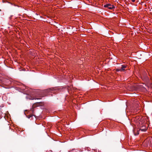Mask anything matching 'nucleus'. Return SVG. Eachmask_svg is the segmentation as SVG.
<instances>
[{"label":"nucleus","instance_id":"1","mask_svg":"<svg viewBox=\"0 0 152 152\" xmlns=\"http://www.w3.org/2000/svg\"><path fill=\"white\" fill-rule=\"evenodd\" d=\"M104 7H107L110 9H112L114 8V6L110 4H107L104 5Z\"/></svg>","mask_w":152,"mask_h":152},{"label":"nucleus","instance_id":"3","mask_svg":"<svg viewBox=\"0 0 152 152\" xmlns=\"http://www.w3.org/2000/svg\"><path fill=\"white\" fill-rule=\"evenodd\" d=\"M46 92H52V91H53V90H52V89L50 88L49 89H48L46 90Z\"/></svg>","mask_w":152,"mask_h":152},{"label":"nucleus","instance_id":"5","mask_svg":"<svg viewBox=\"0 0 152 152\" xmlns=\"http://www.w3.org/2000/svg\"><path fill=\"white\" fill-rule=\"evenodd\" d=\"M141 130H142V131H145V129H141Z\"/></svg>","mask_w":152,"mask_h":152},{"label":"nucleus","instance_id":"8","mask_svg":"<svg viewBox=\"0 0 152 152\" xmlns=\"http://www.w3.org/2000/svg\"><path fill=\"white\" fill-rule=\"evenodd\" d=\"M72 151H73V152H74V150H72Z\"/></svg>","mask_w":152,"mask_h":152},{"label":"nucleus","instance_id":"7","mask_svg":"<svg viewBox=\"0 0 152 152\" xmlns=\"http://www.w3.org/2000/svg\"><path fill=\"white\" fill-rule=\"evenodd\" d=\"M14 6H17V7H18V6L17 5H16L15 4H14Z\"/></svg>","mask_w":152,"mask_h":152},{"label":"nucleus","instance_id":"2","mask_svg":"<svg viewBox=\"0 0 152 152\" xmlns=\"http://www.w3.org/2000/svg\"><path fill=\"white\" fill-rule=\"evenodd\" d=\"M126 66L125 65H122L121 67L119 69H117V71H123L124 70V69L126 68Z\"/></svg>","mask_w":152,"mask_h":152},{"label":"nucleus","instance_id":"6","mask_svg":"<svg viewBox=\"0 0 152 152\" xmlns=\"http://www.w3.org/2000/svg\"><path fill=\"white\" fill-rule=\"evenodd\" d=\"M135 0H132V2H134L135 1Z\"/></svg>","mask_w":152,"mask_h":152},{"label":"nucleus","instance_id":"4","mask_svg":"<svg viewBox=\"0 0 152 152\" xmlns=\"http://www.w3.org/2000/svg\"><path fill=\"white\" fill-rule=\"evenodd\" d=\"M38 99L39 98H33L32 99H32V100H33L34 99Z\"/></svg>","mask_w":152,"mask_h":152}]
</instances>
